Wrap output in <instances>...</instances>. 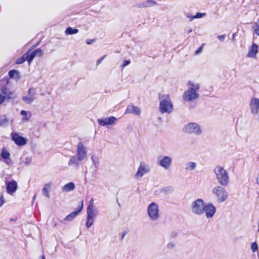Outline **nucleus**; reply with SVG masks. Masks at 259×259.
I'll return each mask as SVG.
<instances>
[{"instance_id":"1","label":"nucleus","mask_w":259,"mask_h":259,"mask_svg":"<svg viewBox=\"0 0 259 259\" xmlns=\"http://www.w3.org/2000/svg\"><path fill=\"white\" fill-rule=\"evenodd\" d=\"M188 84L189 86V88L183 93L184 101L190 102L198 99L200 96L198 93L200 87L199 84L189 81Z\"/></svg>"},{"instance_id":"2","label":"nucleus","mask_w":259,"mask_h":259,"mask_svg":"<svg viewBox=\"0 0 259 259\" xmlns=\"http://www.w3.org/2000/svg\"><path fill=\"white\" fill-rule=\"evenodd\" d=\"M215 178L222 186L226 187L230 182L229 174L227 171L221 166L218 165L213 169Z\"/></svg>"},{"instance_id":"3","label":"nucleus","mask_w":259,"mask_h":259,"mask_svg":"<svg viewBox=\"0 0 259 259\" xmlns=\"http://www.w3.org/2000/svg\"><path fill=\"white\" fill-rule=\"evenodd\" d=\"M159 111L162 113L169 114L173 110V105L168 95L159 96Z\"/></svg>"},{"instance_id":"4","label":"nucleus","mask_w":259,"mask_h":259,"mask_svg":"<svg viewBox=\"0 0 259 259\" xmlns=\"http://www.w3.org/2000/svg\"><path fill=\"white\" fill-rule=\"evenodd\" d=\"M205 205V203L202 199H197L191 204V211L195 215H202L204 213Z\"/></svg>"},{"instance_id":"5","label":"nucleus","mask_w":259,"mask_h":259,"mask_svg":"<svg viewBox=\"0 0 259 259\" xmlns=\"http://www.w3.org/2000/svg\"><path fill=\"white\" fill-rule=\"evenodd\" d=\"M212 193L217 198L218 203L224 202L228 197V193L224 186H216L212 189Z\"/></svg>"},{"instance_id":"6","label":"nucleus","mask_w":259,"mask_h":259,"mask_svg":"<svg viewBox=\"0 0 259 259\" xmlns=\"http://www.w3.org/2000/svg\"><path fill=\"white\" fill-rule=\"evenodd\" d=\"M183 131L186 134H194L196 136H199L202 133L201 127L196 122H190L186 124Z\"/></svg>"},{"instance_id":"7","label":"nucleus","mask_w":259,"mask_h":259,"mask_svg":"<svg viewBox=\"0 0 259 259\" xmlns=\"http://www.w3.org/2000/svg\"><path fill=\"white\" fill-rule=\"evenodd\" d=\"M147 213L151 220L157 221L160 217L158 205L155 202L151 203L148 206Z\"/></svg>"},{"instance_id":"8","label":"nucleus","mask_w":259,"mask_h":259,"mask_svg":"<svg viewBox=\"0 0 259 259\" xmlns=\"http://www.w3.org/2000/svg\"><path fill=\"white\" fill-rule=\"evenodd\" d=\"M149 165L144 162L141 161L134 178L136 179H140L144 175L149 172Z\"/></svg>"},{"instance_id":"9","label":"nucleus","mask_w":259,"mask_h":259,"mask_svg":"<svg viewBox=\"0 0 259 259\" xmlns=\"http://www.w3.org/2000/svg\"><path fill=\"white\" fill-rule=\"evenodd\" d=\"M36 91L35 89L30 88L28 91L26 96H23L22 100L27 104L32 103L36 99Z\"/></svg>"},{"instance_id":"10","label":"nucleus","mask_w":259,"mask_h":259,"mask_svg":"<svg viewBox=\"0 0 259 259\" xmlns=\"http://www.w3.org/2000/svg\"><path fill=\"white\" fill-rule=\"evenodd\" d=\"M157 163L165 169H167L171 164L172 158L167 156H161L158 158Z\"/></svg>"},{"instance_id":"11","label":"nucleus","mask_w":259,"mask_h":259,"mask_svg":"<svg viewBox=\"0 0 259 259\" xmlns=\"http://www.w3.org/2000/svg\"><path fill=\"white\" fill-rule=\"evenodd\" d=\"M78 157L83 160L87 157V150L83 143L79 142L77 146L76 155Z\"/></svg>"},{"instance_id":"12","label":"nucleus","mask_w":259,"mask_h":259,"mask_svg":"<svg viewBox=\"0 0 259 259\" xmlns=\"http://www.w3.org/2000/svg\"><path fill=\"white\" fill-rule=\"evenodd\" d=\"M11 136L12 140L19 146H24L27 143V139L19 135L17 133H12Z\"/></svg>"},{"instance_id":"13","label":"nucleus","mask_w":259,"mask_h":259,"mask_svg":"<svg viewBox=\"0 0 259 259\" xmlns=\"http://www.w3.org/2000/svg\"><path fill=\"white\" fill-rule=\"evenodd\" d=\"M7 192L9 194H13L16 191L18 188V185L16 181L12 180L5 181Z\"/></svg>"},{"instance_id":"14","label":"nucleus","mask_w":259,"mask_h":259,"mask_svg":"<svg viewBox=\"0 0 259 259\" xmlns=\"http://www.w3.org/2000/svg\"><path fill=\"white\" fill-rule=\"evenodd\" d=\"M157 5V2L154 0H146L142 2L135 4L134 6L138 9H142L152 7Z\"/></svg>"},{"instance_id":"15","label":"nucleus","mask_w":259,"mask_h":259,"mask_svg":"<svg viewBox=\"0 0 259 259\" xmlns=\"http://www.w3.org/2000/svg\"><path fill=\"white\" fill-rule=\"evenodd\" d=\"M204 208V213L207 219L212 218L216 211V208L211 203L205 204Z\"/></svg>"},{"instance_id":"16","label":"nucleus","mask_w":259,"mask_h":259,"mask_svg":"<svg viewBox=\"0 0 259 259\" xmlns=\"http://www.w3.org/2000/svg\"><path fill=\"white\" fill-rule=\"evenodd\" d=\"M116 120V118L114 116H110L109 117L98 119V122L100 125L106 126L113 124Z\"/></svg>"},{"instance_id":"17","label":"nucleus","mask_w":259,"mask_h":259,"mask_svg":"<svg viewBox=\"0 0 259 259\" xmlns=\"http://www.w3.org/2000/svg\"><path fill=\"white\" fill-rule=\"evenodd\" d=\"M250 107L251 113L253 114H257L259 111V99L255 98L251 99Z\"/></svg>"},{"instance_id":"18","label":"nucleus","mask_w":259,"mask_h":259,"mask_svg":"<svg viewBox=\"0 0 259 259\" xmlns=\"http://www.w3.org/2000/svg\"><path fill=\"white\" fill-rule=\"evenodd\" d=\"M83 201H81L80 205L78 206V209L67 215L64 219V220L67 221H72L81 211L83 208Z\"/></svg>"},{"instance_id":"19","label":"nucleus","mask_w":259,"mask_h":259,"mask_svg":"<svg viewBox=\"0 0 259 259\" xmlns=\"http://www.w3.org/2000/svg\"><path fill=\"white\" fill-rule=\"evenodd\" d=\"M140 108L133 105H128L125 111L124 114H133L136 115H139L141 114Z\"/></svg>"},{"instance_id":"20","label":"nucleus","mask_w":259,"mask_h":259,"mask_svg":"<svg viewBox=\"0 0 259 259\" xmlns=\"http://www.w3.org/2000/svg\"><path fill=\"white\" fill-rule=\"evenodd\" d=\"M82 160L76 155L71 156L68 161V164L69 166H74L75 167H78L80 164V162Z\"/></svg>"},{"instance_id":"21","label":"nucleus","mask_w":259,"mask_h":259,"mask_svg":"<svg viewBox=\"0 0 259 259\" xmlns=\"http://www.w3.org/2000/svg\"><path fill=\"white\" fill-rule=\"evenodd\" d=\"M258 52V46L255 44H253L250 49L249 50L247 56L250 58H254Z\"/></svg>"},{"instance_id":"22","label":"nucleus","mask_w":259,"mask_h":259,"mask_svg":"<svg viewBox=\"0 0 259 259\" xmlns=\"http://www.w3.org/2000/svg\"><path fill=\"white\" fill-rule=\"evenodd\" d=\"M197 167V163L192 161H189L185 164V169L186 171H193Z\"/></svg>"},{"instance_id":"23","label":"nucleus","mask_w":259,"mask_h":259,"mask_svg":"<svg viewBox=\"0 0 259 259\" xmlns=\"http://www.w3.org/2000/svg\"><path fill=\"white\" fill-rule=\"evenodd\" d=\"M1 93L6 95L5 96L7 99H12V95L13 94L12 92L7 87H3L1 89Z\"/></svg>"},{"instance_id":"24","label":"nucleus","mask_w":259,"mask_h":259,"mask_svg":"<svg viewBox=\"0 0 259 259\" xmlns=\"http://www.w3.org/2000/svg\"><path fill=\"white\" fill-rule=\"evenodd\" d=\"M9 75L10 78L15 79L17 80H19L21 78L19 72L18 70L14 69L9 71Z\"/></svg>"},{"instance_id":"25","label":"nucleus","mask_w":259,"mask_h":259,"mask_svg":"<svg viewBox=\"0 0 259 259\" xmlns=\"http://www.w3.org/2000/svg\"><path fill=\"white\" fill-rule=\"evenodd\" d=\"M75 189V185L73 182H69L65 185L62 188V190L63 192H70Z\"/></svg>"},{"instance_id":"26","label":"nucleus","mask_w":259,"mask_h":259,"mask_svg":"<svg viewBox=\"0 0 259 259\" xmlns=\"http://www.w3.org/2000/svg\"><path fill=\"white\" fill-rule=\"evenodd\" d=\"M25 54L27 55V61L29 64H30L32 62V60L35 56H37L36 52L35 51H33L31 52L30 50H29L28 51H27Z\"/></svg>"},{"instance_id":"27","label":"nucleus","mask_w":259,"mask_h":259,"mask_svg":"<svg viewBox=\"0 0 259 259\" xmlns=\"http://www.w3.org/2000/svg\"><path fill=\"white\" fill-rule=\"evenodd\" d=\"M87 217L95 219L98 214V211L95 208H87Z\"/></svg>"},{"instance_id":"28","label":"nucleus","mask_w":259,"mask_h":259,"mask_svg":"<svg viewBox=\"0 0 259 259\" xmlns=\"http://www.w3.org/2000/svg\"><path fill=\"white\" fill-rule=\"evenodd\" d=\"M51 187V184H46L42 191V194L44 195H45L46 197L49 198L50 197V194H49V190L50 189V188Z\"/></svg>"},{"instance_id":"29","label":"nucleus","mask_w":259,"mask_h":259,"mask_svg":"<svg viewBox=\"0 0 259 259\" xmlns=\"http://www.w3.org/2000/svg\"><path fill=\"white\" fill-rule=\"evenodd\" d=\"M78 29L68 27L65 30V33L66 35H72L78 33Z\"/></svg>"},{"instance_id":"30","label":"nucleus","mask_w":259,"mask_h":259,"mask_svg":"<svg viewBox=\"0 0 259 259\" xmlns=\"http://www.w3.org/2000/svg\"><path fill=\"white\" fill-rule=\"evenodd\" d=\"M27 55L24 54L22 57L17 59L16 61V63L17 64H20L24 62L26 60H27Z\"/></svg>"},{"instance_id":"31","label":"nucleus","mask_w":259,"mask_h":259,"mask_svg":"<svg viewBox=\"0 0 259 259\" xmlns=\"http://www.w3.org/2000/svg\"><path fill=\"white\" fill-rule=\"evenodd\" d=\"M10 153L5 149H3L1 153V156L4 159H8L10 158Z\"/></svg>"},{"instance_id":"32","label":"nucleus","mask_w":259,"mask_h":259,"mask_svg":"<svg viewBox=\"0 0 259 259\" xmlns=\"http://www.w3.org/2000/svg\"><path fill=\"white\" fill-rule=\"evenodd\" d=\"M94 219H95L94 218H91L87 217L86 222V227L87 228L89 229L92 226L94 222Z\"/></svg>"},{"instance_id":"33","label":"nucleus","mask_w":259,"mask_h":259,"mask_svg":"<svg viewBox=\"0 0 259 259\" xmlns=\"http://www.w3.org/2000/svg\"><path fill=\"white\" fill-rule=\"evenodd\" d=\"M91 159L92 161L93 164L94 165V166L96 168H98L99 164L98 158L93 156L91 157Z\"/></svg>"},{"instance_id":"34","label":"nucleus","mask_w":259,"mask_h":259,"mask_svg":"<svg viewBox=\"0 0 259 259\" xmlns=\"http://www.w3.org/2000/svg\"><path fill=\"white\" fill-rule=\"evenodd\" d=\"M20 114L21 115L23 116V117L22 119V121H28L29 120L30 117H28L27 116V112L26 111L22 110L20 112Z\"/></svg>"},{"instance_id":"35","label":"nucleus","mask_w":259,"mask_h":259,"mask_svg":"<svg viewBox=\"0 0 259 259\" xmlns=\"http://www.w3.org/2000/svg\"><path fill=\"white\" fill-rule=\"evenodd\" d=\"M8 122V120L6 116H0V126H3Z\"/></svg>"},{"instance_id":"36","label":"nucleus","mask_w":259,"mask_h":259,"mask_svg":"<svg viewBox=\"0 0 259 259\" xmlns=\"http://www.w3.org/2000/svg\"><path fill=\"white\" fill-rule=\"evenodd\" d=\"M176 246L175 243L173 242H170L166 245V247L168 249H174Z\"/></svg>"},{"instance_id":"37","label":"nucleus","mask_w":259,"mask_h":259,"mask_svg":"<svg viewBox=\"0 0 259 259\" xmlns=\"http://www.w3.org/2000/svg\"><path fill=\"white\" fill-rule=\"evenodd\" d=\"M205 15V13L198 12V13H197V14L195 16H194L193 18H194V19L200 18H202L203 16H204Z\"/></svg>"},{"instance_id":"38","label":"nucleus","mask_w":259,"mask_h":259,"mask_svg":"<svg viewBox=\"0 0 259 259\" xmlns=\"http://www.w3.org/2000/svg\"><path fill=\"white\" fill-rule=\"evenodd\" d=\"M251 248L253 252L256 251L258 249V246L256 242H253L251 244Z\"/></svg>"},{"instance_id":"39","label":"nucleus","mask_w":259,"mask_h":259,"mask_svg":"<svg viewBox=\"0 0 259 259\" xmlns=\"http://www.w3.org/2000/svg\"><path fill=\"white\" fill-rule=\"evenodd\" d=\"M204 44H202L197 50L195 52L196 55H198L202 52Z\"/></svg>"},{"instance_id":"40","label":"nucleus","mask_w":259,"mask_h":259,"mask_svg":"<svg viewBox=\"0 0 259 259\" xmlns=\"http://www.w3.org/2000/svg\"><path fill=\"white\" fill-rule=\"evenodd\" d=\"M131 63V61L130 60H124L122 63V64L121 65V67L123 68L124 67H125V66H127L128 65H129Z\"/></svg>"},{"instance_id":"41","label":"nucleus","mask_w":259,"mask_h":259,"mask_svg":"<svg viewBox=\"0 0 259 259\" xmlns=\"http://www.w3.org/2000/svg\"><path fill=\"white\" fill-rule=\"evenodd\" d=\"M36 52V55L38 57H41L43 55V53L40 49L38 48L34 50Z\"/></svg>"},{"instance_id":"42","label":"nucleus","mask_w":259,"mask_h":259,"mask_svg":"<svg viewBox=\"0 0 259 259\" xmlns=\"http://www.w3.org/2000/svg\"><path fill=\"white\" fill-rule=\"evenodd\" d=\"M93 203H94V200L93 198H92L89 202V204L87 208H94Z\"/></svg>"},{"instance_id":"43","label":"nucleus","mask_w":259,"mask_h":259,"mask_svg":"<svg viewBox=\"0 0 259 259\" xmlns=\"http://www.w3.org/2000/svg\"><path fill=\"white\" fill-rule=\"evenodd\" d=\"M254 32L259 36V23H256V28L254 30Z\"/></svg>"},{"instance_id":"44","label":"nucleus","mask_w":259,"mask_h":259,"mask_svg":"<svg viewBox=\"0 0 259 259\" xmlns=\"http://www.w3.org/2000/svg\"><path fill=\"white\" fill-rule=\"evenodd\" d=\"M106 55H105L98 60V61L97 62V64L98 65H99L100 63H101V62L103 61V60L106 57Z\"/></svg>"},{"instance_id":"45","label":"nucleus","mask_w":259,"mask_h":259,"mask_svg":"<svg viewBox=\"0 0 259 259\" xmlns=\"http://www.w3.org/2000/svg\"><path fill=\"white\" fill-rule=\"evenodd\" d=\"M6 99V97L5 96L0 94V105L4 102Z\"/></svg>"},{"instance_id":"46","label":"nucleus","mask_w":259,"mask_h":259,"mask_svg":"<svg viewBox=\"0 0 259 259\" xmlns=\"http://www.w3.org/2000/svg\"><path fill=\"white\" fill-rule=\"evenodd\" d=\"M226 37L225 35H219L218 38L221 41H223Z\"/></svg>"},{"instance_id":"47","label":"nucleus","mask_w":259,"mask_h":259,"mask_svg":"<svg viewBox=\"0 0 259 259\" xmlns=\"http://www.w3.org/2000/svg\"><path fill=\"white\" fill-rule=\"evenodd\" d=\"M95 41V39H87L86 40V43L88 45H91L93 44Z\"/></svg>"},{"instance_id":"48","label":"nucleus","mask_w":259,"mask_h":259,"mask_svg":"<svg viewBox=\"0 0 259 259\" xmlns=\"http://www.w3.org/2000/svg\"><path fill=\"white\" fill-rule=\"evenodd\" d=\"M193 17H194V16L190 14H187V17L189 18L190 21H192L193 19H194V18H193Z\"/></svg>"},{"instance_id":"49","label":"nucleus","mask_w":259,"mask_h":259,"mask_svg":"<svg viewBox=\"0 0 259 259\" xmlns=\"http://www.w3.org/2000/svg\"><path fill=\"white\" fill-rule=\"evenodd\" d=\"M4 203V200L2 197L0 198V207H1Z\"/></svg>"},{"instance_id":"50","label":"nucleus","mask_w":259,"mask_h":259,"mask_svg":"<svg viewBox=\"0 0 259 259\" xmlns=\"http://www.w3.org/2000/svg\"><path fill=\"white\" fill-rule=\"evenodd\" d=\"M127 234V232L126 231H124L122 233V235H121V240H123L124 239V237L125 236V235Z\"/></svg>"},{"instance_id":"51","label":"nucleus","mask_w":259,"mask_h":259,"mask_svg":"<svg viewBox=\"0 0 259 259\" xmlns=\"http://www.w3.org/2000/svg\"><path fill=\"white\" fill-rule=\"evenodd\" d=\"M237 35V33H234L232 35V41L234 40L235 36Z\"/></svg>"},{"instance_id":"52","label":"nucleus","mask_w":259,"mask_h":259,"mask_svg":"<svg viewBox=\"0 0 259 259\" xmlns=\"http://www.w3.org/2000/svg\"><path fill=\"white\" fill-rule=\"evenodd\" d=\"M16 218L14 219V218H11L10 219V221H15L16 220Z\"/></svg>"},{"instance_id":"53","label":"nucleus","mask_w":259,"mask_h":259,"mask_svg":"<svg viewBox=\"0 0 259 259\" xmlns=\"http://www.w3.org/2000/svg\"><path fill=\"white\" fill-rule=\"evenodd\" d=\"M192 31V29H191L189 30V31H188V33L189 34V33H190Z\"/></svg>"},{"instance_id":"54","label":"nucleus","mask_w":259,"mask_h":259,"mask_svg":"<svg viewBox=\"0 0 259 259\" xmlns=\"http://www.w3.org/2000/svg\"><path fill=\"white\" fill-rule=\"evenodd\" d=\"M41 259H46L45 256L44 255H42L41 257Z\"/></svg>"},{"instance_id":"55","label":"nucleus","mask_w":259,"mask_h":259,"mask_svg":"<svg viewBox=\"0 0 259 259\" xmlns=\"http://www.w3.org/2000/svg\"><path fill=\"white\" fill-rule=\"evenodd\" d=\"M36 196V194H35L34 196H33V201L35 200Z\"/></svg>"}]
</instances>
